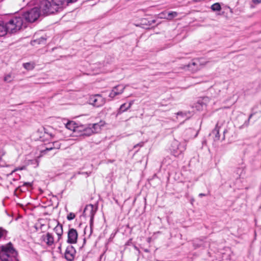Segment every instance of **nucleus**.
Returning <instances> with one entry per match:
<instances>
[{
	"mask_svg": "<svg viewBox=\"0 0 261 261\" xmlns=\"http://www.w3.org/2000/svg\"><path fill=\"white\" fill-rule=\"evenodd\" d=\"M26 25L20 16L11 18L7 23L0 21V36H4L8 33H15Z\"/></svg>",
	"mask_w": 261,
	"mask_h": 261,
	"instance_id": "obj_1",
	"label": "nucleus"
},
{
	"mask_svg": "<svg viewBox=\"0 0 261 261\" xmlns=\"http://www.w3.org/2000/svg\"><path fill=\"white\" fill-rule=\"evenodd\" d=\"M18 252L12 243L0 245V261H19Z\"/></svg>",
	"mask_w": 261,
	"mask_h": 261,
	"instance_id": "obj_2",
	"label": "nucleus"
},
{
	"mask_svg": "<svg viewBox=\"0 0 261 261\" xmlns=\"http://www.w3.org/2000/svg\"><path fill=\"white\" fill-rule=\"evenodd\" d=\"M54 0H51V2L48 0H42L39 5V10L41 13L43 15H49L56 12H58L62 9L59 3H55Z\"/></svg>",
	"mask_w": 261,
	"mask_h": 261,
	"instance_id": "obj_3",
	"label": "nucleus"
},
{
	"mask_svg": "<svg viewBox=\"0 0 261 261\" xmlns=\"http://www.w3.org/2000/svg\"><path fill=\"white\" fill-rule=\"evenodd\" d=\"M40 10L38 7H35L25 12L21 17L29 22H34L37 20L41 15Z\"/></svg>",
	"mask_w": 261,
	"mask_h": 261,
	"instance_id": "obj_4",
	"label": "nucleus"
},
{
	"mask_svg": "<svg viewBox=\"0 0 261 261\" xmlns=\"http://www.w3.org/2000/svg\"><path fill=\"white\" fill-rule=\"evenodd\" d=\"M96 213V210L94 209L93 205L92 204H89L87 205L83 212V215L85 217H89L90 218V226L91 229V233L92 232V227L93 225V220L95 214Z\"/></svg>",
	"mask_w": 261,
	"mask_h": 261,
	"instance_id": "obj_5",
	"label": "nucleus"
},
{
	"mask_svg": "<svg viewBox=\"0 0 261 261\" xmlns=\"http://www.w3.org/2000/svg\"><path fill=\"white\" fill-rule=\"evenodd\" d=\"M90 103L96 107H99L105 103V99L100 95L96 94L92 96L89 99Z\"/></svg>",
	"mask_w": 261,
	"mask_h": 261,
	"instance_id": "obj_6",
	"label": "nucleus"
},
{
	"mask_svg": "<svg viewBox=\"0 0 261 261\" xmlns=\"http://www.w3.org/2000/svg\"><path fill=\"white\" fill-rule=\"evenodd\" d=\"M76 253L75 248L71 245H68L66 249L64 256L67 261H73Z\"/></svg>",
	"mask_w": 261,
	"mask_h": 261,
	"instance_id": "obj_7",
	"label": "nucleus"
},
{
	"mask_svg": "<svg viewBox=\"0 0 261 261\" xmlns=\"http://www.w3.org/2000/svg\"><path fill=\"white\" fill-rule=\"evenodd\" d=\"M78 233L76 229L70 228L68 231L67 242L69 244H75L77 242Z\"/></svg>",
	"mask_w": 261,
	"mask_h": 261,
	"instance_id": "obj_8",
	"label": "nucleus"
},
{
	"mask_svg": "<svg viewBox=\"0 0 261 261\" xmlns=\"http://www.w3.org/2000/svg\"><path fill=\"white\" fill-rule=\"evenodd\" d=\"M171 150L173 151L175 156H177L181 153L185 149L184 147H181L180 143L177 140H174L171 145Z\"/></svg>",
	"mask_w": 261,
	"mask_h": 261,
	"instance_id": "obj_9",
	"label": "nucleus"
},
{
	"mask_svg": "<svg viewBox=\"0 0 261 261\" xmlns=\"http://www.w3.org/2000/svg\"><path fill=\"white\" fill-rule=\"evenodd\" d=\"M40 240L42 243H44L48 247L53 246L55 242L53 235L49 232L42 235Z\"/></svg>",
	"mask_w": 261,
	"mask_h": 261,
	"instance_id": "obj_10",
	"label": "nucleus"
},
{
	"mask_svg": "<svg viewBox=\"0 0 261 261\" xmlns=\"http://www.w3.org/2000/svg\"><path fill=\"white\" fill-rule=\"evenodd\" d=\"M125 88V87L122 85H118L115 86L110 93L109 96L111 98H113L116 96L122 94Z\"/></svg>",
	"mask_w": 261,
	"mask_h": 261,
	"instance_id": "obj_11",
	"label": "nucleus"
},
{
	"mask_svg": "<svg viewBox=\"0 0 261 261\" xmlns=\"http://www.w3.org/2000/svg\"><path fill=\"white\" fill-rule=\"evenodd\" d=\"M223 123L220 122H218L216 125L215 128L213 130L212 133L210 134V136H212L215 141H218L220 140L219 131L220 129L222 126Z\"/></svg>",
	"mask_w": 261,
	"mask_h": 261,
	"instance_id": "obj_12",
	"label": "nucleus"
},
{
	"mask_svg": "<svg viewBox=\"0 0 261 261\" xmlns=\"http://www.w3.org/2000/svg\"><path fill=\"white\" fill-rule=\"evenodd\" d=\"M200 63L199 60H194L191 63H189L187 67L188 69L192 72H196L200 69Z\"/></svg>",
	"mask_w": 261,
	"mask_h": 261,
	"instance_id": "obj_13",
	"label": "nucleus"
},
{
	"mask_svg": "<svg viewBox=\"0 0 261 261\" xmlns=\"http://www.w3.org/2000/svg\"><path fill=\"white\" fill-rule=\"evenodd\" d=\"M54 230L58 236V241H59L62 239L63 233L62 225L58 222L57 225L54 228Z\"/></svg>",
	"mask_w": 261,
	"mask_h": 261,
	"instance_id": "obj_14",
	"label": "nucleus"
},
{
	"mask_svg": "<svg viewBox=\"0 0 261 261\" xmlns=\"http://www.w3.org/2000/svg\"><path fill=\"white\" fill-rule=\"evenodd\" d=\"M133 102L130 101L128 103H124L121 105L117 111V115H120L128 110L133 105Z\"/></svg>",
	"mask_w": 261,
	"mask_h": 261,
	"instance_id": "obj_15",
	"label": "nucleus"
},
{
	"mask_svg": "<svg viewBox=\"0 0 261 261\" xmlns=\"http://www.w3.org/2000/svg\"><path fill=\"white\" fill-rule=\"evenodd\" d=\"M53 147H47L46 148L41 151V153L43 154H46L48 151L53 149H58L60 147V144L58 142H54L53 143Z\"/></svg>",
	"mask_w": 261,
	"mask_h": 261,
	"instance_id": "obj_16",
	"label": "nucleus"
},
{
	"mask_svg": "<svg viewBox=\"0 0 261 261\" xmlns=\"http://www.w3.org/2000/svg\"><path fill=\"white\" fill-rule=\"evenodd\" d=\"M77 0H54L55 3H59L62 8L67 6L69 4L75 3Z\"/></svg>",
	"mask_w": 261,
	"mask_h": 261,
	"instance_id": "obj_17",
	"label": "nucleus"
},
{
	"mask_svg": "<svg viewBox=\"0 0 261 261\" xmlns=\"http://www.w3.org/2000/svg\"><path fill=\"white\" fill-rule=\"evenodd\" d=\"M209 101V98L208 97H204L202 99L198 100V102L200 105H201V107L203 108H205L207 102Z\"/></svg>",
	"mask_w": 261,
	"mask_h": 261,
	"instance_id": "obj_18",
	"label": "nucleus"
},
{
	"mask_svg": "<svg viewBox=\"0 0 261 261\" xmlns=\"http://www.w3.org/2000/svg\"><path fill=\"white\" fill-rule=\"evenodd\" d=\"M89 126L92 128V130H91L90 132H94V133H97L100 130V125L97 123L90 124Z\"/></svg>",
	"mask_w": 261,
	"mask_h": 261,
	"instance_id": "obj_19",
	"label": "nucleus"
},
{
	"mask_svg": "<svg viewBox=\"0 0 261 261\" xmlns=\"http://www.w3.org/2000/svg\"><path fill=\"white\" fill-rule=\"evenodd\" d=\"M178 15V13L176 12L171 11L167 13V15L164 17V18L171 20L173 18L176 17Z\"/></svg>",
	"mask_w": 261,
	"mask_h": 261,
	"instance_id": "obj_20",
	"label": "nucleus"
},
{
	"mask_svg": "<svg viewBox=\"0 0 261 261\" xmlns=\"http://www.w3.org/2000/svg\"><path fill=\"white\" fill-rule=\"evenodd\" d=\"M23 67L28 70H31L35 67V64L33 62H28L23 64Z\"/></svg>",
	"mask_w": 261,
	"mask_h": 261,
	"instance_id": "obj_21",
	"label": "nucleus"
},
{
	"mask_svg": "<svg viewBox=\"0 0 261 261\" xmlns=\"http://www.w3.org/2000/svg\"><path fill=\"white\" fill-rule=\"evenodd\" d=\"M211 9L214 11H220L221 10V6L219 3H216L211 6Z\"/></svg>",
	"mask_w": 261,
	"mask_h": 261,
	"instance_id": "obj_22",
	"label": "nucleus"
},
{
	"mask_svg": "<svg viewBox=\"0 0 261 261\" xmlns=\"http://www.w3.org/2000/svg\"><path fill=\"white\" fill-rule=\"evenodd\" d=\"M14 76H12L11 73H9L6 75L4 78V81L7 83H10L13 80Z\"/></svg>",
	"mask_w": 261,
	"mask_h": 261,
	"instance_id": "obj_23",
	"label": "nucleus"
},
{
	"mask_svg": "<svg viewBox=\"0 0 261 261\" xmlns=\"http://www.w3.org/2000/svg\"><path fill=\"white\" fill-rule=\"evenodd\" d=\"M75 123L73 121H69L66 124V127L71 130H74L75 128Z\"/></svg>",
	"mask_w": 261,
	"mask_h": 261,
	"instance_id": "obj_24",
	"label": "nucleus"
},
{
	"mask_svg": "<svg viewBox=\"0 0 261 261\" xmlns=\"http://www.w3.org/2000/svg\"><path fill=\"white\" fill-rule=\"evenodd\" d=\"M90 130H92V128H91V127L89 125V126L87 128L84 129L83 135L89 136L92 134H94V132H90L91 131H90Z\"/></svg>",
	"mask_w": 261,
	"mask_h": 261,
	"instance_id": "obj_25",
	"label": "nucleus"
},
{
	"mask_svg": "<svg viewBox=\"0 0 261 261\" xmlns=\"http://www.w3.org/2000/svg\"><path fill=\"white\" fill-rule=\"evenodd\" d=\"M8 231L3 227H0V239L1 238H6L7 236Z\"/></svg>",
	"mask_w": 261,
	"mask_h": 261,
	"instance_id": "obj_26",
	"label": "nucleus"
},
{
	"mask_svg": "<svg viewBox=\"0 0 261 261\" xmlns=\"http://www.w3.org/2000/svg\"><path fill=\"white\" fill-rule=\"evenodd\" d=\"M46 41V38L44 37H41L38 39H36L34 40V42H36L38 44H44Z\"/></svg>",
	"mask_w": 261,
	"mask_h": 261,
	"instance_id": "obj_27",
	"label": "nucleus"
},
{
	"mask_svg": "<svg viewBox=\"0 0 261 261\" xmlns=\"http://www.w3.org/2000/svg\"><path fill=\"white\" fill-rule=\"evenodd\" d=\"M75 217V215L73 213H70L67 216V219L68 220H73Z\"/></svg>",
	"mask_w": 261,
	"mask_h": 261,
	"instance_id": "obj_28",
	"label": "nucleus"
},
{
	"mask_svg": "<svg viewBox=\"0 0 261 261\" xmlns=\"http://www.w3.org/2000/svg\"><path fill=\"white\" fill-rule=\"evenodd\" d=\"M32 182H25L23 184V185L22 186H20L19 187H32Z\"/></svg>",
	"mask_w": 261,
	"mask_h": 261,
	"instance_id": "obj_29",
	"label": "nucleus"
},
{
	"mask_svg": "<svg viewBox=\"0 0 261 261\" xmlns=\"http://www.w3.org/2000/svg\"><path fill=\"white\" fill-rule=\"evenodd\" d=\"M188 113H189L188 112ZM187 114H188V113H187V112H178L177 113V115L178 116H181L184 118L185 117H187Z\"/></svg>",
	"mask_w": 261,
	"mask_h": 261,
	"instance_id": "obj_30",
	"label": "nucleus"
},
{
	"mask_svg": "<svg viewBox=\"0 0 261 261\" xmlns=\"http://www.w3.org/2000/svg\"><path fill=\"white\" fill-rule=\"evenodd\" d=\"M195 108L198 111H201L203 110L202 108L201 107V105H200L199 103L198 102V101L195 103Z\"/></svg>",
	"mask_w": 261,
	"mask_h": 261,
	"instance_id": "obj_31",
	"label": "nucleus"
},
{
	"mask_svg": "<svg viewBox=\"0 0 261 261\" xmlns=\"http://www.w3.org/2000/svg\"><path fill=\"white\" fill-rule=\"evenodd\" d=\"M223 133V136L222 137V140H225V134L227 133V129H226V128L224 129Z\"/></svg>",
	"mask_w": 261,
	"mask_h": 261,
	"instance_id": "obj_32",
	"label": "nucleus"
},
{
	"mask_svg": "<svg viewBox=\"0 0 261 261\" xmlns=\"http://www.w3.org/2000/svg\"><path fill=\"white\" fill-rule=\"evenodd\" d=\"M252 2L255 4H258L261 3V0H252Z\"/></svg>",
	"mask_w": 261,
	"mask_h": 261,
	"instance_id": "obj_33",
	"label": "nucleus"
},
{
	"mask_svg": "<svg viewBox=\"0 0 261 261\" xmlns=\"http://www.w3.org/2000/svg\"><path fill=\"white\" fill-rule=\"evenodd\" d=\"M155 20H154V19H153V20H151V21H148L149 25H151V24H153V23H155Z\"/></svg>",
	"mask_w": 261,
	"mask_h": 261,
	"instance_id": "obj_34",
	"label": "nucleus"
},
{
	"mask_svg": "<svg viewBox=\"0 0 261 261\" xmlns=\"http://www.w3.org/2000/svg\"><path fill=\"white\" fill-rule=\"evenodd\" d=\"M206 195L205 194H203V193H200V194H199L198 196H199V197H203V196H206Z\"/></svg>",
	"mask_w": 261,
	"mask_h": 261,
	"instance_id": "obj_35",
	"label": "nucleus"
},
{
	"mask_svg": "<svg viewBox=\"0 0 261 261\" xmlns=\"http://www.w3.org/2000/svg\"><path fill=\"white\" fill-rule=\"evenodd\" d=\"M252 114H251V115L249 116V117L248 120V121H249V120H250V119L251 118V117H252Z\"/></svg>",
	"mask_w": 261,
	"mask_h": 261,
	"instance_id": "obj_36",
	"label": "nucleus"
},
{
	"mask_svg": "<svg viewBox=\"0 0 261 261\" xmlns=\"http://www.w3.org/2000/svg\"><path fill=\"white\" fill-rule=\"evenodd\" d=\"M48 147H53V143H52L51 144H49L48 145Z\"/></svg>",
	"mask_w": 261,
	"mask_h": 261,
	"instance_id": "obj_37",
	"label": "nucleus"
},
{
	"mask_svg": "<svg viewBox=\"0 0 261 261\" xmlns=\"http://www.w3.org/2000/svg\"><path fill=\"white\" fill-rule=\"evenodd\" d=\"M120 88H118L116 89V91H118V92H119V90H120Z\"/></svg>",
	"mask_w": 261,
	"mask_h": 261,
	"instance_id": "obj_38",
	"label": "nucleus"
},
{
	"mask_svg": "<svg viewBox=\"0 0 261 261\" xmlns=\"http://www.w3.org/2000/svg\"><path fill=\"white\" fill-rule=\"evenodd\" d=\"M58 249H59V250H61V246H60L58 247Z\"/></svg>",
	"mask_w": 261,
	"mask_h": 261,
	"instance_id": "obj_39",
	"label": "nucleus"
}]
</instances>
